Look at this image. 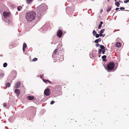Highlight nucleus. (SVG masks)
I'll use <instances>...</instances> for the list:
<instances>
[{
  "label": "nucleus",
  "mask_w": 129,
  "mask_h": 129,
  "mask_svg": "<svg viewBox=\"0 0 129 129\" xmlns=\"http://www.w3.org/2000/svg\"><path fill=\"white\" fill-rule=\"evenodd\" d=\"M37 14L38 16H40L42 15V13H43L47 9V6L45 4H42L38 6L37 8Z\"/></svg>",
  "instance_id": "1"
},
{
  "label": "nucleus",
  "mask_w": 129,
  "mask_h": 129,
  "mask_svg": "<svg viewBox=\"0 0 129 129\" xmlns=\"http://www.w3.org/2000/svg\"><path fill=\"white\" fill-rule=\"evenodd\" d=\"M36 14L35 12L33 11L28 12L26 14V18L29 21H31L35 19Z\"/></svg>",
  "instance_id": "2"
},
{
  "label": "nucleus",
  "mask_w": 129,
  "mask_h": 129,
  "mask_svg": "<svg viewBox=\"0 0 129 129\" xmlns=\"http://www.w3.org/2000/svg\"><path fill=\"white\" fill-rule=\"evenodd\" d=\"M115 66L114 63L112 62L109 63L107 66V69L108 71L113 70Z\"/></svg>",
  "instance_id": "3"
},
{
  "label": "nucleus",
  "mask_w": 129,
  "mask_h": 129,
  "mask_svg": "<svg viewBox=\"0 0 129 129\" xmlns=\"http://www.w3.org/2000/svg\"><path fill=\"white\" fill-rule=\"evenodd\" d=\"M16 76V73L15 71L12 72L9 78L12 79L14 80Z\"/></svg>",
  "instance_id": "4"
},
{
  "label": "nucleus",
  "mask_w": 129,
  "mask_h": 129,
  "mask_svg": "<svg viewBox=\"0 0 129 129\" xmlns=\"http://www.w3.org/2000/svg\"><path fill=\"white\" fill-rule=\"evenodd\" d=\"M57 35L58 37L60 38L62 35V31L60 30H58L57 32Z\"/></svg>",
  "instance_id": "5"
},
{
  "label": "nucleus",
  "mask_w": 129,
  "mask_h": 129,
  "mask_svg": "<svg viewBox=\"0 0 129 129\" xmlns=\"http://www.w3.org/2000/svg\"><path fill=\"white\" fill-rule=\"evenodd\" d=\"M50 93V91L49 89H46L44 91V94L47 96L49 95Z\"/></svg>",
  "instance_id": "6"
},
{
  "label": "nucleus",
  "mask_w": 129,
  "mask_h": 129,
  "mask_svg": "<svg viewBox=\"0 0 129 129\" xmlns=\"http://www.w3.org/2000/svg\"><path fill=\"white\" fill-rule=\"evenodd\" d=\"M10 15V13L8 12H4L3 13V15L5 18L8 17Z\"/></svg>",
  "instance_id": "7"
},
{
  "label": "nucleus",
  "mask_w": 129,
  "mask_h": 129,
  "mask_svg": "<svg viewBox=\"0 0 129 129\" xmlns=\"http://www.w3.org/2000/svg\"><path fill=\"white\" fill-rule=\"evenodd\" d=\"M20 82L19 81L17 82L15 84L14 87L15 88H18L20 87Z\"/></svg>",
  "instance_id": "8"
},
{
  "label": "nucleus",
  "mask_w": 129,
  "mask_h": 129,
  "mask_svg": "<svg viewBox=\"0 0 129 129\" xmlns=\"http://www.w3.org/2000/svg\"><path fill=\"white\" fill-rule=\"evenodd\" d=\"M15 92L17 94V96H18V95L20 93V91L18 89H15Z\"/></svg>",
  "instance_id": "9"
},
{
  "label": "nucleus",
  "mask_w": 129,
  "mask_h": 129,
  "mask_svg": "<svg viewBox=\"0 0 129 129\" xmlns=\"http://www.w3.org/2000/svg\"><path fill=\"white\" fill-rule=\"evenodd\" d=\"M102 58L103 59V61H107V60L106 59V56L105 55H104L103 56Z\"/></svg>",
  "instance_id": "10"
},
{
  "label": "nucleus",
  "mask_w": 129,
  "mask_h": 129,
  "mask_svg": "<svg viewBox=\"0 0 129 129\" xmlns=\"http://www.w3.org/2000/svg\"><path fill=\"white\" fill-rule=\"evenodd\" d=\"M115 46L119 48L121 46V44L119 42L116 43L115 44Z\"/></svg>",
  "instance_id": "11"
},
{
  "label": "nucleus",
  "mask_w": 129,
  "mask_h": 129,
  "mask_svg": "<svg viewBox=\"0 0 129 129\" xmlns=\"http://www.w3.org/2000/svg\"><path fill=\"white\" fill-rule=\"evenodd\" d=\"M111 6H108L107 8V12H109L111 10Z\"/></svg>",
  "instance_id": "12"
},
{
  "label": "nucleus",
  "mask_w": 129,
  "mask_h": 129,
  "mask_svg": "<svg viewBox=\"0 0 129 129\" xmlns=\"http://www.w3.org/2000/svg\"><path fill=\"white\" fill-rule=\"evenodd\" d=\"M27 97L28 100H32L34 99V97L33 96H28Z\"/></svg>",
  "instance_id": "13"
},
{
  "label": "nucleus",
  "mask_w": 129,
  "mask_h": 129,
  "mask_svg": "<svg viewBox=\"0 0 129 129\" xmlns=\"http://www.w3.org/2000/svg\"><path fill=\"white\" fill-rule=\"evenodd\" d=\"M44 82H45L46 83H47V82H48L49 83L51 84V82L49 81V80H44V79H43Z\"/></svg>",
  "instance_id": "14"
},
{
  "label": "nucleus",
  "mask_w": 129,
  "mask_h": 129,
  "mask_svg": "<svg viewBox=\"0 0 129 129\" xmlns=\"http://www.w3.org/2000/svg\"><path fill=\"white\" fill-rule=\"evenodd\" d=\"M27 45L26 44V43H24L23 44V51L24 52L25 51V48L26 47Z\"/></svg>",
  "instance_id": "15"
},
{
  "label": "nucleus",
  "mask_w": 129,
  "mask_h": 129,
  "mask_svg": "<svg viewBox=\"0 0 129 129\" xmlns=\"http://www.w3.org/2000/svg\"><path fill=\"white\" fill-rule=\"evenodd\" d=\"M116 3H115V5L117 7H119L120 5V3L118 2H116Z\"/></svg>",
  "instance_id": "16"
},
{
  "label": "nucleus",
  "mask_w": 129,
  "mask_h": 129,
  "mask_svg": "<svg viewBox=\"0 0 129 129\" xmlns=\"http://www.w3.org/2000/svg\"><path fill=\"white\" fill-rule=\"evenodd\" d=\"M100 48L102 50H104L105 49V47L104 46L102 45H101L100 46Z\"/></svg>",
  "instance_id": "17"
},
{
  "label": "nucleus",
  "mask_w": 129,
  "mask_h": 129,
  "mask_svg": "<svg viewBox=\"0 0 129 129\" xmlns=\"http://www.w3.org/2000/svg\"><path fill=\"white\" fill-rule=\"evenodd\" d=\"M59 59L60 61H62V60H63V55H62L60 56V57L59 58Z\"/></svg>",
  "instance_id": "18"
},
{
  "label": "nucleus",
  "mask_w": 129,
  "mask_h": 129,
  "mask_svg": "<svg viewBox=\"0 0 129 129\" xmlns=\"http://www.w3.org/2000/svg\"><path fill=\"white\" fill-rule=\"evenodd\" d=\"M10 85H11L10 83H7L6 84V86L7 87H10Z\"/></svg>",
  "instance_id": "19"
},
{
  "label": "nucleus",
  "mask_w": 129,
  "mask_h": 129,
  "mask_svg": "<svg viewBox=\"0 0 129 129\" xmlns=\"http://www.w3.org/2000/svg\"><path fill=\"white\" fill-rule=\"evenodd\" d=\"M96 34V32L94 30H93L92 34L94 36Z\"/></svg>",
  "instance_id": "20"
},
{
  "label": "nucleus",
  "mask_w": 129,
  "mask_h": 129,
  "mask_svg": "<svg viewBox=\"0 0 129 129\" xmlns=\"http://www.w3.org/2000/svg\"><path fill=\"white\" fill-rule=\"evenodd\" d=\"M58 50L57 49H55L53 53V55L54 54H55L57 52Z\"/></svg>",
  "instance_id": "21"
},
{
  "label": "nucleus",
  "mask_w": 129,
  "mask_h": 129,
  "mask_svg": "<svg viewBox=\"0 0 129 129\" xmlns=\"http://www.w3.org/2000/svg\"><path fill=\"white\" fill-rule=\"evenodd\" d=\"M7 63L6 62H5L3 64V66L5 68V67H6L7 66Z\"/></svg>",
  "instance_id": "22"
},
{
  "label": "nucleus",
  "mask_w": 129,
  "mask_h": 129,
  "mask_svg": "<svg viewBox=\"0 0 129 129\" xmlns=\"http://www.w3.org/2000/svg\"><path fill=\"white\" fill-rule=\"evenodd\" d=\"M102 50L101 49H99L98 50V54H100L101 53V52H102Z\"/></svg>",
  "instance_id": "23"
},
{
  "label": "nucleus",
  "mask_w": 129,
  "mask_h": 129,
  "mask_svg": "<svg viewBox=\"0 0 129 129\" xmlns=\"http://www.w3.org/2000/svg\"><path fill=\"white\" fill-rule=\"evenodd\" d=\"M32 0H27V3L30 4Z\"/></svg>",
  "instance_id": "24"
},
{
  "label": "nucleus",
  "mask_w": 129,
  "mask_h": 129,
  "mask_svg": "<svg viewBox=\"0 0 129 129\" xmlns=\"http://www.w3.org/2000/svg\"><path fill=\"white\" fill-rule=\"evenodd\" d=\"M104 30H105L104 29H101L100 31V33H101L102 34L103 33V32H104Z\"/></svg>",
  "instance_id": "25"
},
{
  "label": "nucleus",
  "mask_w": 129,
  "mask_h": 129,
  "mask_svg": "<svg viewBox=\"0 0 129 129\" xmlns=\"http://www.w3.org/2000/svg\"><path fill=\"white\" fill-rule=\"evenodd\" d=\"M37 60V58H33L32 59V61H36Z\"/></svg>",
  "instance_id": "26"
},
{
  "label": "nucleus",
  "mask_w": 129,
  "mask_h": 129,
  "mask_svg": "<svg viewBox=\"0 0 129 129\" xmlns=\"http://www.w3.org/2000/svg\"><path fill=\"white\" fill-rule=\"evenodd\" d=\"M99 36H100V35H99V34H96L95 35V37L96 38H98L99 37Z\"/></svg>",
  "instance_id": "27"
},
{
  "label": "nucleus",
  "mask_w": 129,
  "mask_h": 129,
  "mask_svg": "<svg viewBox=\"0 0 129 129\" xmlns=\"http://www.w3.org/2000/svg\"><path fill=\"white\" fill-rule=\"evenodd\" d=\"M128 2H129V0H125L124 2V3H126Z\"/></svg>",
  "instance_id": "28"
},
{
  "label": "nucleus",
  "mask_w": 129,
  "mask_h": 129,
  "mask_svg": "<svg viewBox=\"0 0 129 129\" xmlns=\"http://www.w3.org/2000/svg\"><path fill=\"white\" fill-rule=\"evenodd\" d=\"M99 42V41L98 39L95 40L94 41V43H98Z\"/></svg>",
  "instance_id": "29"
},
{
  "label": "nucleus",
  "mask_w": 129,
  "mask_h": 129,
  "mask_svg": "<svg viewBox=\"0 0 129 129\" xmlns=\"http://www.w3.org/2000/svg\"><path fill=\"white\" fill-rule=\"evenodd\" d=\"M4 76V74L3 73H0V76L1 77H3Z\"/></svg>",
  "instance_id": "30"
},
{
  "label": "nucleus",
  "mask_w": 129,
  "mask_h": 129,
  "mask_svg": "<svg viewBox=\"0 0 129 129\" xmlns=\"http://www.w3.org/2000/svg\"><path fill=\"white\" fill-rule=\"evenodd\" d=\"M20 7L21 8H22V7H21H21H20V6L18 7V8H17V10H18V11H20V8H19V7Z\"/></svg>",
  "instance_id": "31"
},
{
  "label": "nucleus",
  "mask_w": 129,
  "mask_h": 129,
  "mask_svg": "<svg viewBox=\"0 0 129 129\" xmlns=\"http://www.w3.org/2000/svg\"><path fill=\"white\" fill-rule=\"evenodd\" d=\"M55 102L53 101H52L50 102V104L51 105H52Z\"/></svg>",
  "instance_id": "32"
},
{
  "label": "nucleus",
  "mask_w": 129,
  "mask_h": 129,
  "mask_svg": "<svg viewBox=\"0 0 129 129\" xmlns=\"http://www.w3.org/2000/svg\"><path fill=\"white\" fill-rule=\"evenodd\" d=\"M102 53L103 54H104L105 52V49L104 50H102Z\"/></svg>",
  "instance_id": "33"
},
{
  "label": "nucleus",
  "mask_w": 129,
  "mask_h": 129,
  "mask_svg": "<svg viewBox=\"0 0 129 129\" xmlns=\"http://www.w3.org/2000/svg\"><path fill=\"white\" fill-rule=\"evenodd\" d=\"M102 25L99 24V26H98V28L99 29H100L101 28V27H102Z\"/></svg>",
  "instance_id": "34"
},
{
  "label": "nucleus",
  "mask_w": 129,
  "mask_h": 129,
  "mask_svg": "<svg viewBox=\"0 0 129 129\" xmlns=\"http://www.w3.org/2000/svg\"><path fill=\"white\" fill-rule=\"evenodd\" d=\"M95 46L96 47H98L99 46H100V45L99 44H95Z\"/></svg>",
  "instance_id": "35"
},
{
  "label": "nucleus",
  "mask_w": 129,
  "mask_h": 129,
  "mask_svg": "<svg viewBox=\"0 0 129 129\" xmlns=\"http://www.w3.org/2000/svg\"><path fill=\"white\" fill-rule=\"evenodd\" d=\"M120 9H125V8L124 7H121L120 8Z\"/></svg>",
  "instance_id": "36"
},
{
  "label": "nucleus",
  "mask_w": 129,
  "mask_h": 129,
  "mask_svg": "<svg viewBox=\"0 0 129 129\" xmlns=\"http://www.w3.org/2000/svg\"><path fill=\"white\" fill-rule=\"evenodd\" d=\"M100 35V37H102L103 36V34L102 33H100V34H99Z\"/></svg>",
  "instance_id": "37"
},
{
  "label": "nucleus",
  "mask_w": 129,
  "mask_h": 129,
  "mask_svg": "<svg viewBox=\"0 0 129 129\" xmlns=\"http://www.w3.org/2000/svg\"><path fill=\"white\" fill-rule=\"evenodd\" d=\"M103 22L102 21H101L100 22V24H101V25H102L103 24Z\"/></svg>",
  "instance_id": "38"
},
{
  "label": "nucleus",
  "mask_w": 129,
  "mask_h": 129,
  "mask_svg": "<svg viewBox=\"0 0 129 129\" xmlns=\"http://www.w3.org/2000/svg\"><path fill=\"white\" fill-rule=\"evenodd\" d=\"M98 39V41L99 42H101V39L100 38H99Z\"/></svg>",
  "instance_id": "39"
},
{
  "label": "nucleus",
  "mask_w": 129,
  "mask_h": 129,
  "mask_svg": "<svg viewBox=\"0 0 129 129\" xmlns=\"http://www.w3.org/2000/svg\"><path fill=\"white\" fill-rule=\"evenodd\" d=\"M6 106V104L5 103H4V105H3L4 107H5Z\"/></svg>",
  "instance_id": "40"
},
{
  "label": "nucleus",
  "mask_w": 129,
  "mask_h": 129,
  "mask_svg": "<svg viewBox=\"0 0 129 129\" xmlns=\"http://www.w3.org/2000/svg\"><path fill=\"white\" fill-rule=\"evenodd\" d=\"M119 9V8H117L115 9V10L117 11V10H118Z\"/></svg>",
  "instance_id": "41"
},
{
  "label": "nucleus",
  "mask_w": 129,
  "mask_h": 129,
  "mask_svg": "<svg viewBox=\"0 0 129 129\" xmlns=\"http://www.w3.org/2000/svg\"><path fill=\"white\" fill-rule=\"evenodd\" d=\"M11 118V117H9V121H10V120Z\"/></svg>",
  "instance_id": "42"
},
{
  "label": "nucleus",
  "mask_w": 129,
  "mask_h": 129,
  "mask_svg": "<svg viewBox=\"0 0 129 129\" xmlns=\"http://www.w3.org/2000/svg\"><path fill=\"white\" fill-rule=\"evenodd\" d=\"M119 2H121L122 3V2L121 1H119Z\"/></svg>",
  "instance_id": "43"
},
{
  "label": "nucleus",
  "mask_w": 129,
  "mask_h": 129,
  "mask_svg": "<svg viewBox=\"0 0 129 129\" xmlns=\"http://www.w3.org/2000/svg\"><path fill=\"white\" fill-rule=\"evenodd\" d=\"M105 36V34H104L103 35V37H104Z\"/></svg>",
  "instance_id": "44"
},
{
  "label": "nucleus",
  "mask_w": 129,
  "mask_h": 129,
  "mask_svg": "<svg viewBox=\"0 0 129 129\" xmlns=\"http://www.w3.org/2000/svg\"><path fill=\"white\" fill-rule=\"evenodd\" d=\"M101 12H102L103 11L102 9L101 10Z\"/></svg>",
  "instance_id": "45"
},
{
  "label": "nucleus",
  "mask_w": 129,
  "mask_h": 129,
  "mask_svg": "<svg viewBox=\"0 0 129 129\" xmlns=\"http://www.w3.org/2000/svg\"><path fill=\"white\" fill-rule=\"evenodd\" d=\"M100 57V55H99V57Z\"/></svg>",
  "instance_id": "46"
},
{
  "label": "nucleus",
  "mask_w": 129,
  "mask_h": 129,
  "mask_svg": "<svg viewBox=\"0 0 129 129\" xmlns=\"http://www.w3.org/2000/svg\"><path fill=\"white\" fill-rule=\"evenodd\" d=\"M109 1V0H108V1Z\"/></svg>",
  "instance_id": "47"
}]
</instances>
